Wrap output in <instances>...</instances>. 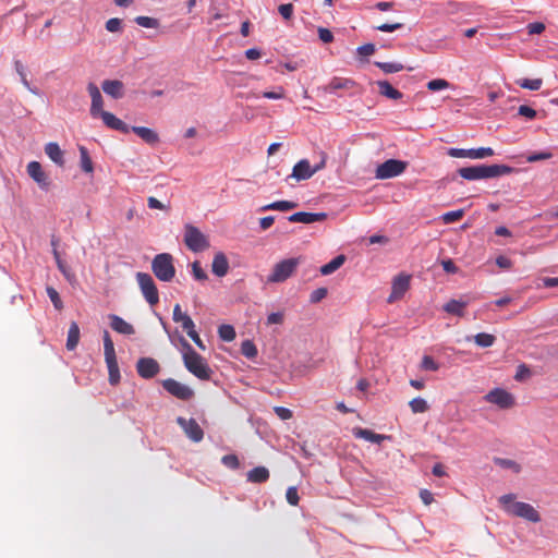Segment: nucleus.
<instances>
[{"instance_id":"nucleus-1","label":"nucleus","mask_w":558,"mask_h":558,"mask_svg":"<svg viewBox=\"0 0 558 558\" xmlns=\"http://www.w3.org/2000/svg\"><path fill=\"white\" fill-rule=\"evenodd\" d=\"M513 494H507L499 497V502L505 511L511 515L523 518L530 522L537 523L541 521L538 511L530 504L515 501Z\"/></svg>"},{"instance_id":"nucleus-2","label":"nucleus","mask_w":558,"mask_h":558,"mask_svg":"<svg viewBox=\"0 0 558 558\" xmlns=\"http://www.w3.org/2000/svg\"><path fill=\"white\" fill-rule=\"evenodd\" d=\"M183 361L187 371L197 378L202 380H207L210 378L213 371L210 369L205 359L201 356L196 351H184Z\"/></svg>"},{"instance_id":"nucleus-3","label":"nucleus","mask_w":558,"mask_h":558,"mask_svg":"<svg viewBox=\"0 0 558 558\" xmlns=\"http://www.w3.org/2000/svg\"><path fill=\"white\" fill-rule=\"evenodd\" d=\"M154 275L163 282H170L175 276L173 257L169 253L157 254L151 262Z\"/></svg>"},{"instance_id":"nucleus-4","label":"nucleus","mask_w":558,"mask_h":558,"mask_svg":"<svg viewBox=\"0 0 558 558\" xmlns=\"http://www.w3.org/2000/svg\"><path fill=\"white\" fill-rule=\"evenodd\" d=\"M300 258L292 257L275 264L271 274L267 277L268 283H279L289 279L296 270Z\"/></svg>"},{"instance_id":"nucleus-5","label":"nucleus","mask_w":558,"mask_h":558,"mask_svg":"<svg viewBox=\"0 0 558 558\" xmlns=\"http://www.w3.org/2000/svg\"><path fill=\"white\" fill-rule=\"evenodd\" d=\"M184 243L189 250L198 253L209 247L207 236L196 227L186 225L184 228Z\"/></svg>"},{"instance_id":"nucleus-6","label":"nucleus","mask_w":558,"mask_h":558,"mask_svg":"<svg viewBox=\"0 0 558 558\" xmlns=\"http://www.w3.org/2000/svg\"><path fill=\"white\" fill-rule=\"evenodd\" d=\"M136 281L147 303L156 305L159 302V293L153 277L147 272H137Z\"/></svg>"},{"instance_id":"nucleus-7","label":"nucleus","mask_w":558,"mask_h":558,"mask_svg":"<svg viewBox=\"0 0 558 558\" xmlns=\"http://www.w3.org/2000/svg\"><path fill=\"white\" fill-rule=\"evenodd\" d=\"M408 167V162L399 159H388L376 168V178L380 180L391 179L402 174Z\"/></svg>"},{"instance_id":"nucleus-8","label":"nucleus","mask_w":558,"mask_h":558,"mask_svg":"<svg viewBox=\"0 0 558 558\" xmlns=\"http://www.w3.org/2000/svg\"><path fill=\"white\" fill-rule=\"evenodd\" d=\"M488 403L496 404L500 409H510L515 404V398L512 393L502 388H494L484 396Z\"/></svg>"},{"instance_id":"nucleus-9","label":"nucleus","mask_w":558,"mask_h":558,"mask_svg":"<svg viewBox=\"0 0 558 558\" xmlns=\"http://www.w3.org/2000/svg\"><path fill=\"white\" fill-rule=\"evenodd\" d=\"M161 385L167 392L180 400L189 401L194 397V391L192 388L175 379H165L161 381Z\"/></svg>"},{"instance_id":"nucleus-10","label":"nucleus","mask_w":558,"mask_h":558,"mask_svg":"<svg viewBox=\"0 0 558 558\" xmlns=\"http://www.w3.org/2000/svg\"><path fill=\"white\" fill-rule=\"evenodd\" d=\"M447 154L453 158H470V159H484L495 155L492 147H478V148H449Z\"/></svg>"},{"instance_id":"nucleus-11","label":"nucleus","mask_w":558,"mask_h":558,"mask_svg":"<svg viewBox=\"0 0 558 558\" xmlns=\"http://www.w3.org/2000/svg\"><path fill=\"white\" fill-rule=\"evenodd\" d=\"M411 276L404 272L399 274L392 279L391 293L387 299L388 303H395L402 299L410 288Z\"/></svg>"},{"instance_id":"nucleus-12","label":"nucleus","mask_w":558,"mask_h":558,"mask_svg":"<svg viewBox=\"0 0 558 558\" xmlns=\"http://www.w3.org/2000/svg\"><path fill=\"white\" fill-rule=\"evenodd\" d=\"M177 423L183 429L187 438L194 442H199L204 438V432L199 424L194 418H184L179 416Z\"/></svg>"},{"instance_id":"nucleus-13","label":"nucleus","mask_w":558,"mask_h":558,"mask_svg":"<svg viewBox=\"0 0 558 558\" xmlns=\"http://www.w3.org/2000/svg\"><path fill=\"white\" fill-rule=\"evenodd\" d=\"M136 371L142 378L150 379L159 373L160 365L155 359L142 357L136 363Z\"/></svg>"},{"instance_id":"nucleus-14","label":"nucleus","mask_w":558,"mask_h":558,"mask_svg":"<svg viewBox=\"0 0 558 558\" xmlns=\"http://www.w3.org/2000/svg\"><path fill=\"white\" fill-rule=\"evenodd\" d=\"M87 92L92 99L90 109H89L90 116L93 118H98L99 116L102 114V112H105V110L102 109L104 99H102L101 93H100L98 86L93 82L87 84Z\"/></svg>"},{"instance_id":"nucleus-15","label":"nucleus","mask_w":558,"mask_h":558,"mask_svg":"<svg viewBox=\"0 0 558 558\" xmlns=\"http://www.w3.org/2000/svg\"><path fill=\"white\" fill-rule=\"evenodd\" d=\"M27 173L41 190L47 191L49 189L50 181L38 161H31L27 165Z\"/></svg>"},{"instance_id":"nucleus-16","label":"nucleus","mask_w":558,"mask_h":558,"mask_svg":"<svg viewBox=\"0 0 558 558\" xmlns=\"http://www.w3.org/2000/svg\"><path fill=\"white\" fill-rule=\"evenodd\" d=\"M357 87V84L347 77H332L330 82L323 87V90L328 94H337L338 90H352Z\"/></svg>"},{"instance_id":"nucleus-17","label":"nucleus","mask_w":558,"mask_h":558,"mask_svg":"<svg viewBox=\"0 0 558 558\" xmlns=\"http://www.w3.org/2000/svg\"><path fill=\"white\" fill-rule=\"evenodd\" d=\"M105 360L109 373L108 380L110 385L116 386L121 379L116 351H105Z\"/></svg>"},{"instance_id":"nucleus-18","label":"nucleus","mask_w":558,"mask_h":558,"mask_svg":"<svg viewBox=\"0 0 558 558\" xmlns=\"http://www.w3.org/2000/svg\"><path fill=\"white\" fill-rule=\"evenodd\" d=\"M483 168V178L484 179H493L499 178L502 175L511 174L515 172V168L510 167L508 165H482Z\"/></svg>"},{"instance_id":"nucleus-19","label":"nucleus","mask_w":558,"mask_h":558,"mask_svg":"<svg viewBox=\"0 0 558 558\" xmlns=\"http://www.w3.org/2000/svg\"><path fill=\"white\" fill-rule=\"evenodd\" d=\"M327 218L326 213H307L298 211L288 217L290 222H300L304 225H311L318 221H324Z\"/></svg>"},{"instance_id":"nucleus-20","label":"nucleus","mask_w":558,"mask_h":558,"mask_svg":"<svg viewBox=\"0 0 558 558\" xmlns=\"http://www.w3.org/2000/svg\"><path fill=\"white\" fill-rule=\"evenodd\" d=\"M98 118H101L104 124L111 130L119 131L123 134H128L131 131L130 125L109 111L102 112Z\"/></svg>"},{"instance_id":"nucleus-21","label":"nucleus","mask_w":558,"mask_h":558,"mask_svg":"<svg viewBox=\"0 0 558 558\" xmlns=\"http://www.w3.org/2000/svg\"><path fill=\"white\" fill-rule=\"evenodd\" d=\"M313 167L307 159H302L296 162L292 169L291 177L296 181L308 180L314 175Z\"/></svg>"},{"instance_id":"nucleus-22","label":"nucleus","mask_w":558,"mask_h":558,"mask_svg":"<svg viewBox=\"0 0 558 558\" xmlns=\"http://www.w3.org/2000/svg\"><path fill=\"white\" fill-rule=\"evenodd\" d=\"M104 93L114 99H120L124 96V84L119 80H105L101 83Z\"/></svg>"},{"instance_id":"nucleus-23","label":"nucleus","mask_w":558,"mask_h":558,"mask_svg":"<svg viewBox=\"0 0 558 558\" xmlns=\"http://www.w3.org/2000/svg\"><path fill=\"white\" fill-rule=\"evenodd\" d=\"M353 436L355 438H361L366 441L373 442V444H381L385 439H388L389 436L376 434L371 429L362 428V427H354L352 429Z\"/></svg>"},{"instance_id":"nucleus-24","label":"nucleus","mask_w":558,"mask_h":558,"mask_svg":"<svg viewBox=\"0 0 558 558\" xmlns=\"http://www.w3.org/2000/svg\"><path fill=\"white\" fill-rule=\"evenodd\" d=\"M109 320H110V327L114 331H117L121 335L130 336V335H133L135 331L134 327L130 323H128L122 317H120L116 314L109 315Z\"/></svg>"},{"instance_id":"nucleus-25","label":"nucleus","mask_w":558,"mask_h":558,"mask_svg":"<svg viewBox=\"0 0 558 558\" xmlns=\"http://www.w3.org/2000/svg\"><path fill=\"white\" fill-rule=\"evenodd\" d=\"M211 271L217 277H225L229 271V262L227 256L219 252L215 254L211 263Z\"/></svg>"},{"instance_id":"nucleus-26","label":"nucleus","mask_w":558,"mask_h":558,"mask_svg":"<svg viewBox=\"0 0 558 558\" xmlns=\"http://www.w3.org/2000/svg\"><path fill=\"white\" fill-rule=\"evenodd\" d=\"M131 131L149 145H155L159 142V135L153 129L146 126H131Z\"/></svg>"},{"instance_id":"nucleus-27","label":"nucleus","mask_w":558,"mask_h":558,"mask_svg":"<svg viewBox=\"0 0 558 558\" xmlns=\"http://www.w3.org/2000/svg\"><path fill=\"white\" fill-rule=\"evenodd\" d=\"M458 173L468 181L484 180L482 165L460 168Z\"/></svg>"},{"instance_id":"nucleus-28","label":"nucleus","mask_w":558,"mask_h":558,"mask_svg":"<svg viewBox=\"0 0 558 558\" xmlns=\"http://www.w3.org/2000/svg\"><path fill=\"white\" fill-rule=\"evenodd\" d=\"M376 84L381 96L393 100L402 98V93L396 89L388 81H377Z\"/></svg>"},{"instance_id":"nucleus-29","label":"nucleus","mask_w":558,"mask_h":558,"mask_svg":"<svg viewBox=\"0 0 558 558\" xmlns=\"http://www.w3.org/2000/svg\"><path fill=\"white\" fill-rule=\"evenodd\" d=\"M45 153L47 156L58 166L64 165V155L60 146L57 143L50 142L45 146Z\"/></svg>"},{"instance_id":"nucleus-30","label":"nucleus","mask_w":558,"mask_h":558,"mask_svg":"<svg viewBox=\"0 0 558 558\" xmlns=\"http://www.w3.org/2000/svg\"><path fill=\"white\" fill-rule=\"evenodd\" d=\"M14 69L16 71V73L19 74L20 76V81L21 83L24 85L25 88H27L32 94L38 96L40 95V92L37 87H33L28 80H27V73H26V68L25 65L22 63L21 60H15L14 61Z\"/></svg>"},{"instance_id":"nucleus-31","label":"nucleus","mask_w":558,"mask_h":558,"mask_svg":"<svg viewBox=\"0 0 558 558\" xmlns=\"http://www.w3.org/2000/svg\"><path fill=\"white\" fill-rule=\"evenodd\" d=\"M173 320L181 324L183 330L194 327V322L186 313L182 312L179 304H175L173 308Z\"/></svg>"},{"instance_id":"nucleus-32","label":"nucleus","mask_w":558,"mask_h":558,"mask_svg":"<svg viewBox=\"0 0 558 558\" xmlns=\"http://www.w3.org/2000/svg\"><path fill=\"white\" fill-rule=\"evenodd\" d=\"M246 476L251 483H265L269 478V471L265 466H256L248 471Z\"/></svg>"},{"instance_id":"nucleus-33","label":"nucleus","mask_w":558,"mask_h":558,"mask_svg":"<svg viewBox=\"0 0 558 558\" xmlns=\"http://www.w3.org/2000/svg\"><path fill=\"white\" fill-rule=\"evenodd\" d=\"M345 262L344 255H338L332 258L329 263L323 265L319 269L323 276H328L338 270Z\"/></svg>"},{"instance_id":"nucleus-34","label":"nucleus","mask_w":558,"mask_h":558,"mask_svg":"<svg viewBox=\"0 0 558 558\" xmlns=\"http://www.w3.org/2000/svg\"><path fill=\"white\" fill-rule=\"evenodd\" d=\"M468 303L460 300H450L444 305V311L448 314H452L456 316H463L464 315V308L466 307Z\"/></svg>"},{"instance_id":"nucleus-35","label":"nucleus","mask_w":558,"mask_h":558,"mask_svg":"<svg viewBox=\"0 0 558 558\" xmlns=\"http://www.w3.org/2000/svg\"><path fill=\"white\" fill-rule=\"evenodd\" d=\"M298 204L292 201H276L270 204H267L260 208L262 211L266 210H280V211H288L293 208H295Z\"/></svg>"},{"instance_id":"nucleus-36","label":"nucleus","mask_w":558,"mask_h":558,"mask_svg":"<svg viewBox=\"0 0 558 558\" xmlns=\"http://www.w3.org/2000/svg\"><path fill=\"white\" fill-rule=\"evenodd\" d=\"M80 167L85 173H93L94 163L85 146H80Z\"/></svg>"},{"instance_id":"nucleus-37","label":"nucleus","mask_w":558,"mask_h":558,"mask_svg":"<svg viewBox=\"0 0 558 558\" xmlns=\"http://www.w3.org/2000/svg\"><path fill=\"white\" fill-rule=\"evenodd\" d=\"M80 340V327L78 325L73 322L70 325L69 331H68V339H66V349H74Z\"/></svg>"},{"instance_id":"nucleus-38","label":"nucleus","mask_w":558,"mask_h":558,"mask_svg":"<svg viewBox=\"0 0 558 558\" xmlns=\"http://www.w3.org/2000/svg\"><path fill=\"white\" fill-rule=\"evenodd\" d=\"M374 64L377 68H379L386 74L397 73V72H400V71L405 69L404 65L402 63H400V62H380V61H376Z\"/></svg>"},{"instance_id":"nucleus-39","label":"nucleus","mask_w":558,"mask_h":558,"mask_svg":"<svg viewBox=\"0 0 558 558\" xmlns=\"http://www.w3.org/2000/svg\"><path fill=\"white\" fill-rule=\"evenodd\" d=\"M235 329L232 325L222 324L218 327V336L222 341L230 342L235 338Z\"/></svg>"},{"instance_id":"nucleus-40","label":"nucleus","mask_w":558,"mask_h":558,"mask_svg":"<svg viewBox=\"0 0 558 558\" xmlns=\"http://www.w3.org/2000/svg\"><path fill=\"white\" fill-rule=\"evenodd\" d=\"M495 336L486 332H480L474 336V343L482 348H489L495 343Z\"/></svg>"},{"instance_id":"nucleus-41","label":"nucleus","mask_w":558,"mask_h":558,"mask_svg":"<svg viewBox=\"0 0 558 558\" xmlns=\"http://www.w3.org/2000/svg\"><path fill=\"white\" fill-rule=\"evenodd\" d=\"M517 84L521 88L530 89V90H538L542 87L543 81L542 78H521L517 81Z\"/></svg>"},{"instance_id":"nucleus-42","label":"nucleus","mask_w":558,"mask_h":558,"mask_svg":"<svg viewBox=\"0 0 558 558\" xmlns=\"http://www.w3.org/2000/svg\"><path fill=\"white\" fill-rule=\"evenodd\" d=\"M134 22L142 26V27H145V28H157L159 26V21L155 17H150V16H144V15H140V16H136Z\"/></svg>"},{"instance_id":"nucleus-43","label":"nucleus","mask_w":558,"mask_h":558,"mask_svg":"<svg viewBox=\"0 0 558 558\" xmlns=\"http://www.w3.org/2000/svg\"><path fill=\"white\" fill-rule=\"evenodd\" d=\"M409 405L413 413H424L428 410L426 400L421 397L414 398L409 402Z\"/></svg>"},{"instance_id":"nucleus-44","label":"nucleus","mask_w":558,"mask_h":558,"mask_svg":"<svg viewBox=\"0 0 558 558\" xmlns=\"http://www.w3.org/2000/svg\"><path fill=\"white\" fill-rule=\"evenodd\" d=\"M47 295L49 296L50 301L52 302L56 310L60 311L63 308V303L61 301V298L58 293V291L53 287H47L46 288Z\"/></svg>"},{"instance_id":"nucleus-45","label":"nucleus","mask_w":558,"mask_h":558,"mask_svg":"<svg viewBox=\"0 0 558 558\" xmlns=\"http://www.w3.org/2000/svg\"><path fill=\"white\" fill-rule=\"evenodd\" d=\"M192 276L197 281H205L208 278L207 272L202 268L201 263L197 260L192 263Z\"/></svg>"},{"instance_id":"nucleus-46","label":"nucleus","mask_w":558,"mask_h":558,"mask_svg":"<svg viewBox=\"0 0 558 558\" xmlns=\"http://www.w3.org/2000/svg\"><path fill=\"white\" fill-rule=\"evenodd\" d=\"M57 267L61 271V274L64 276V278L66 279L68 282H70L71 284L73 282H75L76 278H75L74 272L63 260L59 262L57 264Z\"/></svg>"},{"instance_id":"nucleus-47","label":"nucleus","mask_w":558,"mask_h":558,"mask_svg":"<svg viewBox=\"0 0 558 558\" xmlns=\"http://www.w3.org/2000/svg\"><path fill=\"white\" fill-rule=\"evenodd\" d=\"M464 215L463 209L451 210L442 215L441 219L445 223H453L460 220Z\"/></svg>"},{"instance_id":"nucleus-48","label":"nucleus","mask_w":558,"mask_h":558,"mask_svg":"<svg viewBox=\"0 0 558 558\" xmlns=\"http://www.w3.org/2000/svg\"><path fill=\"white\" fill-rule=\"evenodd\" d=\"M449 87V82L444 78L432 80L427 83V88L432 92L442 90Z\"/></svg>"},{"instance_id":"nucleus-49","label":"nucleus","mask_w":558,"mask_h":558,"mask_svg":"<svg viewBox=\"0 0 558 558\" xmlns=\"http://www.w3.org/2000/svg\"><path fill=\"white\" fill-rule=\"evenodd\" d=\"M532 373L531 369L525 364H520L517 367V372L514 375V379L517 381H524L531 377Z\"/></svg>"},{"instance_id":"nucleus-50","label":"nucleus","mask_w":558,"mask_h":558,"mask_svg":"<svg viewBox=\"0 0 558 558\" xmlns=\"http://www.w3.org/2000/svg\"><path fill=\"white\" fill-rule=\"evenodd\" d=\"M221 462L223 465L232 470H235L240 466V461L235 454L223 456Z\"/></svg>"},{"instance_id":"nucleus-51","label":"nucleus","mask_w":558,"mask_h":558,"mask_svg":"<svg viewBox=\"0 0 558 558\" xmlns=\"http://www.w3.org/2000/svg\"><path fill=\"white\" fill-rule=\"evenodd\" d=\"M421 367L425 371H438L439 365L429 355H424L421 362Z\"/></svg>"},{"instance_id":"nucleus-52","label":"nucleus","mask_w":558,"mask_h":558,"mask_svg":"<svg viewBox=\"0 0 558 558\" xmlns=\"http://www.w3.org/2000/svg\"><path fill=\"white\" fill-rule=\"evenodd\" d=\"M106 29L110 33H117L122 29V21L118 17L109 19L106 22Z\"/></svg>"},{"instance_id":"nucleus-53","label":"nucleus","mask_w":558,"mask_h":558,"mask_svg":"<svg viewBox=\"0 0 558 558\" xmlns=\"http://www.w3.org/2000/svg\"><path fill=\"white\" fill-rule=\"evenodd\" d=\"M327 293L328 291L326 288L315 289L310 295V302L313 304L318 303L327 296Z\"/></svg>"},{"instance_id":"nucleus-54","label":"nucleus","mask_w":558,"mask_h":558,"mask_svg":"<svg viewBox=\"0 0 558 558\" xmlns=\"http://www.w3.org/2000/svg\"><path fill=\"white\" fill-rule=\"evenodd\" d=\"M286 498L291 506H298L300 497L296 487H289L286 492Z\"/></svg>"},{"instance_id":"nucleus-55","label":"nucleus","mask_w":558,"mask_h":558,"mask_svg":"<svg viewBox=\"0 0 558 558\" xmlns=\"http://www.w3.org/2000/svg\"><path fill=\"white\" fill-rule=\"evenodd\" d=\"M551 157H553V154L550 151L533 153L526 157V161L527 162H536V161L549 159Z\"/></svg>"},{"instance_id":"nucleus-56","label":"nucleus","mask_w":558,"mask_h":558,"mask_svg":"<svg viewBox=\"0 0 558 558\" xmlns=\"http://www.w3.org/2000/svg\"><path fill=\"white\" fill-rule=\"evenodd\" d=\"M402 27H403V24H401V23H392V24L384 23V24L376 26L375 29H377L379 32L391 33V32L398 31Z\"/></svg>"},{"instance_id":"nucleus-57","label":"nucleus","mask_w":558,"mask_h":558,"mask_svg":"<svg viewBox=\"0 0 558 558\" xmlns=\"http://www.w3.org/2000/svg\"><path fill=\"white\" fill-rule=\"evenodd\" d=\"M293 10H294V8H293L292 3L280 4L279 8H278V11H279L280 15L284 20H290L292 17Z\"/></svg>"},{"instance_id":"nucleus-58","label":"nucleus","mask_w":558,"mask_h":558,"mask_svg":"<svg viewBox=\"0 0 558 558\" xmlns=\"http://www.w3.org/2000/svg\"><path fill=\"white\" fill-rule=\"evenodd\" d=\"M274 411L276 415L282 421L290 420L293 416L292 411L284 407H275Z\"/></svg>"},{"instance_id":"nucleus-59","label":"nucleus","mask_w":558,"mask_h":558,"mask_svg":"<svg viewBox=\"0 0 558 558\" xmlns=\"http://www.w3.org/2000/svg\"><path fill=\"white\" fill-rule=\"evenodd\" d=\"M526 28L530 35H538L545 31V24L542 22H533L527 24Z\"/></svg>"},{"instance_id":"nucleus-60","label":"nucleus","mask_w":558,"mask_h":558,"mask_svg":"<svg viewBox=\"0 0 558 558\" xmlns=\"http://www.w3.org/2000/svg\"><path fill=\"white\" fill-rule=\"evenodd\" d=\"M318 37L324 44H329L333 40L332 33L325 27H318Z\"/></svg>"},{"instance_id":"nucleus-61","label":"nucleus","mask_w":558,"mask_h":558,"mask_svg":"<svg viewBox=\"0 0 558 558\" xmlns=\"http://www.w3.org/2000/svg\"><path fill=\"white\" fill-rule=\"evenodd\" d=\"M518 113L522 117L530 119V120H532L536 117V111L526 105L520 106L518 109Z\"/></svg>"},{"instance_id":"nucleus-62","label":"nucleus","mask_w":558,"mask_h":558,"mask_svg":"<svg viewBox=\"0 0 558 558\" xmlns=\"http://www.w3.org/2000/svg\"><path fill=\"white\" fill-rule=\"evenodd\" d=\"M263 97L267 99H282L284 97V89L279 86L274 92H264Z\"/></svg>"},{"instance_id":"nucleus-63","label":"nucleus","mask_w":558,"mask_h":558,"mask_svg":"<svg viewBox=\"0 0 558 558\" xmlns=\"http://www.w3.org/2000/svg\"><path fill=\"white\" fill-rule=\"evenodd\" d=\"M376 48H375V45L374 44H365V45H362L357 48V53L361 54V56H371L375 52Z\"/></svg>"},{"instance_id":"nucleus-64","label":"nucleus","mask_w":558,"mask_h":558,"mask_svg":"<svg viewBox=\"0 0 558 558\" xmlns=\"http://www.w3.org/2000/svg\"><path fill=\"white\" fill-rule=\"evenodd\" d=\"M283 322V314L281 312L270 313L267 316V324L268 325H278Z\"/></svg>"}]
</instances>
